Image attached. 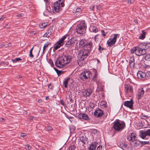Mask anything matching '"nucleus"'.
<instances>
[{
    "instance_id": "f257e3e1",
    "label": "nucleus",
    "mask_w": 150,
    "mask_h": 150,
    "mask_svg": "<svg viewBox=\"0 0 150 150\" xmlns=\"http://www.w3.org/2000/svg\"><path fill=\"white\" fill-rule=\"evenodd\" d=\"M72 57L69 55H63L58 58L56 61V66L59 68H62L71 61Z\"/></svg>"
},
{
    "instance_id": "f03ea898",
    "label": "nucleus",
    "mask_w": 150,
    "mask_h": 150,
    "mask_svg": "<svg viewBox=\"0 0 150 150\" xmlns=\"http://www.w3.org/2000/svg\"><path fill=\"white\" fill-rule=\"evenodd\" d=\"M125 127V123L123 121L117 120L113 123L112 128L116 131H122Z\"/></svg>"
},
{
    "instance_id": "7ed1b4c3",
    "label": "nucleus",
    "mask_w": 150,
    "mask_h": 150,
    "mask_svg": "<svg viewBox=\"0 0 150 150\" xmlns=\"http://www.w3.org/2000/svg\"><path fill=\"white\" fill-rule=\"evenodd\" d=\"M89 53L88 49H84L81 51L78 55V60L77 62L78 64L81 65V62L84 60V59L86 58Z\"/></svg>"
},
{
    "instance_id": "20e7f679",
    "label": "nucleus",
    "mask_w": 150,
    "mask_h": 150,
    "mask_svg": "<svg viewBox=\"0 0 150 150\" xmlns=\"http://www.w3.org/2000/svg\"><path fill=\"white\" fill-rule=\"evenodd\" d=\"M131 53H134L137 56H140L145 54L146 52L145 49H143L137 46L132 49L131 50Z\"/></svg>"
},
{
    "instance_id": "39448f33",
    "label": "nucleus",
    "mask_w": 150,
    "mask_h": 150,
    "mask_svg": "<svg viewBox=\"0 0 150 150\" xmlns=\"http://www.w3.org/2000/svg\"><path fill=\"white\" fill-rule=\"evenodd\" d=\"M86 24H85L84 21H82L77 25L76 28V32L80 34H84L86 31Z\"/></svg>"
},
{
    "instance_id": "423d86ee",
    "label": "nucleus",
    "mask_w": 150,
    "mask_h": 150,
    "mask_svg": "<svg viewBox=\"0 0 150 150\" xmlns=\"http://www.w3.org/2000/svg\"><path fill=\"white\" fill-rule=\"evenodd\" d=\"M65 0H58L55 2L54 4L52 9L53 10L56 12L59 11L61 7H64V1Z\"/></svg>"
},
{
    "instance_id": "0eeeda50",
    "label": "nucleus",
    "mask_w": 150,
    "mask_h": 150,
    "mask_svg": "<svg viewBox=\"0 0 150 150\" xmlns=\"http://www.w3.org/2000/svg\"><path fill=\"white\" fill-rule=\"evenodd\" d=\"M76 39L74 38H72L70 39L66 43L65 45V47L68 48V49H71L74 47L76 42V44L78 43Z\"/></svg>"
},
{
    "instance_id": "6e6552de",
    "label": "nucleus",
    "mask_w": 150,
    "mask_h": 150,
    "mask_svg": "<svg viewBox=\"0 0 150 150\" xmlns=\"http://www.w3.org/2000/svg\"><path fill=\"white\" fill-rule=\"evenodd\" d=\"M118 35L117 34H115L113 38L110 39L108 41L107 43L108 46L112 47L115 44L117 40V36Z\"/></svg>"
},
{
    "instance_id": "1a4fd4ad",
    "label": "nucleus",
    "mask_w": 150,
    "mask_h": 150,
    "mask_svg": "<svg viewBox=\"0 0 150 150\" xmlns=\"http://www.w3.org/2000/svg\"><path fill=\"white\" fill-rule=\"evenodd\" d=\"M91 74V72L89 71H85L80 75V78L83 80L89 78Z\"/></svg>"
},
{
    "instance_id": "9d476101",
    "label": "nucleus",
    "mask_w": 150,
    "mask_h": 150,
    "mask_svg": "<svg viewBox=\"0 0 150 150\" xmlns=\"http://www.w3.org/2000/svg\"><path fill=\"white\" fill-rule=\"evenodd\" d=\"M150 136V129H149L144 132L140 133L139 136L142 139H144L147 136Z\"/></svg>"
},
{
    "instance_id": "9b49d317",
    "label": "nucleus",
    "mask_w": 150,
    "mask_h": 150,
    "mask_svg": "<svg viewBox=\"0 0 150 150\" xmlns=\"http://www.w3.org/2000/svg\"><path fill=\"white\" fill-rule=\"evenodd\" d=\"M136 134L134 133H132L129 135H127V139L130 142H134L136 140Z\"/></svg>"
},
{
    "instance_id": "f8f14e48",
    "label": "nucleus",
    "mask_w": 150,
    "mask_h": 150,
    "mask_svg": "<svg viewBox=\"0 0 150 150\" xmlns=\"http://www.w3.org/2000/svg\"><path fill=\"white\" fill-rule=\"evenodd\" d=\"M133 101L132 100L130 101H125L124 102V106L129 108L130 109H132L133 106Z\"/></svg>"
},
{
    "instance_id": "ddd939ff",
    "label": "nucleus",
    "mask_w": 150,
    "mask_h": 150,
    "mask_svg": "<svg viewBox=\"0 0 150 150\" xmlns=\"http://www.w3.org/2000/svg\"><path fill=\"white\" fill-rule=\"evenodd\" d=\"M78 117L79 119L82 120H88L89 118L87 114L84 113H80L78 115Z\"/></svg>"
},
{
    "instance_id": "4468645a",
    "label": "nucleus",
    "mask_w": 150,
    "mask_h": 150,
    "mask_svg": "<svg viewBox=\"0 0 150 150\" xmlns=\"http://www.w3.org/2000/svg\"><path fill=\"white\" fill-rule=\"evenodd\" d=\"M92 93V89L91 88H88L83 92V96L84 97H87L89 96Z\"/></svg>"
},
{
    "instance_id": "2eb2a0df",
    "label": "nucleus",
    "mask_w": 150,
    "mask_h": 150,
    "mask_svg": "<svg viewBox=\"0 0 150 150\" xmlns=\"http://www.w3.org/2000/svg\"><path fill=\"white\" fill-rule=\"evenodd\" d=\"M94 114L96 116L99 117L102 116L103 114V111L100 109H98L95 111Z\"/></svg>"
},
{
    "instance_id": "dca6fc26",
    "label": "nucleus",
    "mask_w": 150,
    "mask_h": 150,
    "mask_svg": "<svg viewBox=\"0 0 150 150\" xmlns=\"http://www.w3.org/2000/svg\"><path fill=\"white\" fill-rule=\"evenodd\" d=\"M66 38V36L64 35L57 42V44L60 47L63 45L64 44V41Z\"/></svg>"
},
{
    "instance_id": "f3484780",
    "label": "nucleus",
    "mask_w": 150,
    "mask_h": 150,
    "mask_svg": "<svg viewBox=\"0 0 150 150\" xmlns=\"http://www.w3.org/2000/svg\"><path fill=\"white\" fill-rule=\"evenodd\" d=\"M98 142H95L91 144L89 147V150H96V148L97 146Z\"/></svg>"
},
{
    "instance_id": "a211bd4d",
    "label": "nucleus",
    "mask_w": 150,
    "mask_h": 150,
    "mask_svg": "<svg viewBox=\"0 0 150 150\" xmlns=\"http://www.w3.org/2000/svg\"><path fill=\"white\" fill-rule=\"evenodd\" d=\"M137 76L140 79H144L146 78L145 73L141 71H139L137 73Z\"/></svg>"
},
{
    "instance_id": "6ab92c4d",
    "label": "nucleus",
    "mask_w": 150,
    "mask_h": 150,
    "mask_svg": "<svg viewBox=\"0 0 150 150\" xmlns=\"http://www.w3.org/2000/svg\"><path fill=\"white\" fill-rule=\"evenodd\" d=\"M125 92L127 93L129 91V92H132L133 91V88L130 85H125Z\"/></svg>"
},
{
    "instance_id": "aec40b11",
    "label": "nucleus",
    "mask_w": 150,
    "mask_h": 150,
    "mask_svg": "<svg viewBox=\"0 0 150 150\" xmlns=\"http://www.w3.org/2000/svg\"><path fill=\"white\" fill-rule=\"evenodd\" d=\"M86 41L84 40H82L79 42V47L82 48L85 46L86 44Z\"/></svg>"
},
{
    "instance_id": "412c9836",
    "label": "nucleus",
    "mask_w": 150,
    "mask_h": 150,
    "mask_svg": "<svg viewBox=\"0 0 150 150\" xmlns=\"http://www.w3.org/2000/svg\"><path fill=\"white\" fill-rule=\"evenodd\" d=\"M97 74L95 73V75L93 77V78L91 80V81L92 82H95V83L98 84H99L100 83V82L98 81L97 80Z\"/></svg>"
},
{
    "instance_id": "4be33fe9",
    "label": "nucleus",
    "mask_w": 150,
    "mask_h": 150,
    "mask_svg": "<svg viewBox=\"0 0 150 150\" xmlns=\"http://www.w3.org/2000/svg\"><path fill=\"white\" fill-rule=\"evenodd\" d=\"M134 57H131L129 59V65L131 67H134Z\"/></svg>"
},
{
    "instance_id": "5701e85b",
    "label": "nucleus",
    "mask_w": 150,
    "mask_h": 150,
    "mask_svg": "<svg viewBox=\"0 0 150 150\" xmlns=\"http://www.w3.org/2000/svg\"><path fill=\"white\" fill-rule=\"evenodd\" d=\"M87 138H86V137H84L83 136H81L79 137V139L80 140L79 142H82L83 144H85L87 140Z\"/></svg>"
},
{
    "instance_id": "b1692460",
    "label": "nucleus",
    "mask_w": 150,
    "mask_h": 150,
    "mask_svg": "<svg viewBox=\"0 0 150 150\" xmlns=\"http://www.w3.org/2000/svg\"><path fill=\"white\" fill-rule=\"evenodd\" d=\"M73 81L72 79H71L70 78H68L64 82V84H71L73 83Z\"/></svg>"
},
{
    "instance_id": "393cba45",
    "label": "nucleus",
    "mask_w": 150,
    "mask_h": 150,
    "mask_svg": "<svg viewBox=\"0 0 150 150\" xmlns=\"http://www.w3.org/2000/svg\"><path fill=\"white\" fill-rule=\"evenodd\" d=\"M144 91L143 90V88L142 89H140L139 90V92L138 93V99H140L142 95L144 94Z\"/></svg>"
},
{
    "instance_id": "a878e982",
    "label": "nucleus",
    "mask_w": 150,
    "mask_h": 150,
    "mask_svg": "<svg viewBox=\"0 0 150 150\" xmlns=\"http://www.w3.org/2000/svg\"><path fill=\"white\" fill-rule=\"evenodd\" d=\"M90 30L91 31L95 33H96L98 31V29L97 28L93 26H91Z\"/></svg>"
},
{
    "instance_id": "bb28decb",
    "label": "nucleus",
    "mask_w": 150,
    "mask_h": 150,
    "mask_svg": "<svg viewBox=\"0 0 150 150\" xmlns=\"http://www.w3.org/2000/svg\"><path fill=\"white\" fill-rule=\"evenodd\" d=\"M85 46L88 47V48L89 49H88V50H90L91 49L92 46V43L91 42H90L87 43L86 42V44Z\"/></svg>"
},
{
    "instance_id": "cd10ccee",
    "label": "nucleus",
    "mask_w": 150,
    "mask_h": 150,
    "mask_svg": "<svg viewBox=\"0 0 150 150\" xmlns=\"http://www.w3.org/2000/svg\"><path fill=\"white\" fill-rule=\"evenodd\" d=\"M142 33L140 36L139 38L140 39L143 40L145 38V32H144L143 30L142 31Z\"/></svg>"
},
{
    "instance_id": "c85d7f7f",
    "label": "nucleus",
    "mask_w": 150,
    "mask_h": 150,
    "mask_svg": "<svg viewBox=\"0 0 150 150\" xmlns=\"http://www.w3.org/2000/svg\"><path fill=\"white\" fill-rule=\"evenodd\" d=\"M33 48V47L32 49L30 50V54L29 55V56L30 58H33L34 57V55L32 53V51Z\"/></svg>"
},
{
    "instance_id": "c756f323",
    "label": "nucleus",
    "mask_w": 150,
    "mask_h": 150,
    "mask_svg": "<svg viewBox=\"0 0 150 150\" xmlns=\"http://www.w3.org/2000/svg\"><path fill=\"white\" fill-rule=\"evenodd\" d=\"M53 26H51L50 27V28L48 29L47 33H50V34H51L52 31V30H53Z\"/></svg>"
},
{
    "instance_id": "7c9ffc66",
    "label": "nucleus",
    "mask_w": 150,
    "mask_h": 150,
    "mask_svg": "<svg viewBox=\"0 0 150 150\" xmlns=\"http://www.w3.org/2000/svg\"><path fill=\"white\" fill-rule=\"evenodd\" d=\"M76 148V146L74 145H71L69 147V150H75Z\"/></svg>"
},
{
    "instance_id": "2f4dec72",
    "label": "nucleus",
    "mask_w": 150,
    "mask_h": 150,
    "mask_svg": "<svg viewBox=\"0 0 150 150\" xmlns=\"http://www.w3.org/2000/svg\"><path fill=\"white\" fill-rule=\"evenodd\" d=\"M144 45L145 46V48L146 49H148L150 47V43L149 42L144 43Z\"/></svg>"
},
{
    "instance_id": "473e14b6",
    "label": "nucleus",
    "mask_w": 150,
    "mask_h": 150,
    "mask_svg": "<svg viewBox=\"0 0 150 150\" xmlns=\"http://www.w3.org/2000/svg\"><path fill=\"white\" fill-rule=\"evenodd\" d=\"M145 59L148 61L150 60V54H146L145 57Z\"/></svg>"
},
{
    "instance_id": "72a5a7b5",
    "label": "nucleus",
    "mask_w": 150,
    "mask_h": 150,
    "mask_svg": "<svg viewBox=\"0 0 150 150\" xmlns=\"http://www.w3.org/2000/svg\"><path fill=\"white\" fill-rule=\"evenodd\" d=\"M60 47L57 45V44L56 45V46L54 47L53 50L54 52L57 49L59 48Z\"/></svg>"
},
{
    "instance_id": "f704fd0d",
    "label": "nucleus",
    "mask_w": 150,
    "mask_h": 150,
    "mask_svg": "<svg viewBox=\"0 0 150 150\" xmlns=\"http://www.w3.org/2000/svg\"><path fill=\"white\" fill-rule=\"evenodd\" d=\"M21 59L19 58H17L15 59H12V61L14 63L16 62H17L19 61L20 60H21Z\"/></svg>"
},
{
    "instance_id": "c9c22d12",
    "label": "nucleus",
    "mask_w": 150,
    "mask_h": 150,
    "mask_svg": "<svg viewBox=\"0 0 150 150\" xmlns=\"http://www.w3.org/2000/svg\"><path fill=\"white\" fill-rule=\"evenodd\" d=\"M49 45V44L47 43L45 44L43 47V53H44L45 52V49Z\"/></svg>"
},
{
    "instance_id": "e433bc0d",
    "label": "nucleus",
    "mask_w": 150,
    "mask_h": 150,
    "mask_svg": "<svg viewBox=\"0 0 150 150\" xmlns=\"http://www.w3.org/2000/svg\"><path fill=\"white\" fill-rule=\"evenodd\" d=\"M46 128L48 131H51L53 130V128L50 126H47Z\"/></svg>"
},
{
    "instance_id": "4c0bfd02",
    "label": "nucleus",
    "mask_w": 150,
    "mask_h": 150,
    "mask_svg": "<svg viewBox=\"0 0 150 150\" xmlns=\"http://www.w3.org/2000/svg\"><path fill=\"white\" fill-rule=\"evenodd\" d=\"M47 25V23H42L40 26L41 28L45 27Z\"/></svg>"
},
{
    "instance_id": "58836bf2",
    "label": "nucleus",
    "mask_w": 150,
    "mask_h": 150,
    "mask_svg": "<svg viewBox=\"0 0 150 150\" xmlns=\"http://www.w3.org/2000/svg\"><path fill=\"white\" fill-rule=\"evenodd\" d=\"M81 12V8H78L76 9V14L80 13Z\"/></svg>"
},
{
    "instance_id": "ea45409f",
    "label": "nucleus",
    "mask_w": 150,
    "mask_h": 150,
    "mask_svg": "<svg viewBox=\"0 0 150 150\" xmlns=\"http://www.w3.org/2000/svg\"><path fill=\"white\" fill-rule=\"evenodd\" d=\"M54 69L58 75H60L61 74L62 72L61 71L59 70L58 69L55 68H54Z\"/></svg>"
},
{
    "instance_id": "a19ab883",
    "label": "nucleus",
    "mask_w": 150,
    "mask_h": 150,
    "mask_svg": "<svg viewBox=\"0 0 150 150\" xmlns=\"http://www.w3.org/2000/svg\"><path fill=\"white\" fill-rule=\"evenodd\" d=\"M51 34H50V33H46L44 35V37H45L48 38L49 36Z\"/></svg>"
},
{
    "instance_id": "79ce46f5",
    "label": "nucleus",
    "mask_w": 150,
    "mask_h": 150,
    "mask_svg": "<svg viewBox=\"0 0 150 150\" xmlns=\"http://www.w3.org/2000/svg\"><path fill=\"white\" fill-rule=\"evenodd\" d=\"M140 143L141 144L143 145H145L146 144H149V141L147 142H143V141H141L140 142Z\"/></svg>"
},
{
    "instance_id": "37998d69",
    "label": "nucleus",
    "mask_w": 150,
    "mask_h": 150,
    "mask_svg": "<svg viewBox=\"0 0 150 150\" xmlns=\"http://www.w3.org/2000/svg\"><path fill=\"white\" fill-rule=\"evenodd\" d=\"M27 146L26 147H25V149H26L30 150L31 148V147L30 146V145L28 144H27L26 145H25Z\"/></svg>"
},
{
    "instance_id": "c03bdc74",
    "label": "nucleus",
    "mask_w": 150,
    "mask_h": 150,
    "mask_svg": "<svg viewBox=\"0 0 150 150\" xmlns=\"http://www.w3.org/2000/svg\"><path fill=\"white\" fill-rule=\"evenodd\" d=\"M103 50V48L101 47V46L100 45H99V48H98V50L100 52H101V51Z\"/></svg>"
},
{
    "instance_id": "a18cd8bd",
    "label": "nucleus",
    "mask_w": 150,
    "mask_h": 150,
    "mask_svg": "<svg viewBox=\"0 0 150 150\" xmlns=\"http://www.w3.org/2000/svg\"><path fill=\"white\" fill-rule=\"evenodd\" d=\"M146 75V77H149L150 76V72H147L146 73H145Z\"/></svg>"
},
{
    "instance_id": "49530a36",
    "label": "nucleus",
    "mask_w": 150,
    "mask_h": 150,
    "mask_svg": "<svg viewBox=\"0 0 150 150\" xmlns=\"http://www.w3.org/2000/svg\"><path fill=\"white\" fill-rule=\"evenodd\" d=\"M102 146L100 145L97 147V150H102Z\"/></svg>"
},
{
    "instance_id": "de8ad7c7",
    "label": "nucleus",
    "mask_w": 150,
    "mask_h": 150,
    "mask_svg": "<svg viewBox=\"0 0 150 150\" xmlns=\"http://www.w3.org/2000/svg\"><path fill=\"white\" fill-rule=\"evenodd\" d=\"M49 63L51 66H54V64H53V62L51 59L49 60Z\"/></svg>"
},
{
    "instance_id": "09e8293b",
    "label": "nucleus",
    "mask_w": 150,
    "mask_h": 150,
    "mask_svg": "<svg viewBox=\"0 0 150 150\" xmlns=\"http://www.w3.org/2000/svg\"><path fill=\"white\" fill-rule=\"evenodd\" d=\"M103 103H104L105 104H103V105H101L102 107L103 108H105L106 107V103H105V102H103ZM100 105H101V104H100Z\"/></svg>"
},
{
    "instance_id": "8fccbe9b",
    "label": "nucleus",
    "mask_w": 150,
    "mask_h": 150,
    "mask_svg": "<svg viewBox=\"0 0 150 150\" xmlns=\"http://www.w3.org/2000/svg\"><path fill=\"white\" fill-rule=\"evenodd\" d=\"M142 118L144 119H148L149 117L148 115H143Z\"/></svg>"
},
{
    "instance_id": "3c124183",
    "label": "nucleus",
    "mask_w": 150,
    "mask_h": 150,
    "mask_svg": "<svg viewBox=\"0 0 150 150\" xmlns=\"http://www.w3.org/2000/svg\"><path fill=\"white\" fill-rule=\"evenodd\" d=\"M97 8L98 9L100 10L102 8V6L100 5H98L96 6Z\"/></svg>"
},
{
    "instance_id": "603ef678",
    "label": "nucleus",
    "mask_w": 150,
    "mask_h": 150,
    "mask_svg": "<svg viewBox=\"0 0 150 150\" xmlns=\"http://www.w3.org/2000/svg\"><path fill=\"white\" fill-rule=\"evenodd\" d=\"M100 86L101 87V88H99V86L98 87V90L99 91H103V86H102V87L101 86V85H100Z\"/></svg>"
},
{
    "instance_id": "864d4df0",
    "label": "nucleus",
    "mask_w": 150,
    "mask_h": 150,
    "mask_svg": "<svg viewBox=\"0 0 150 150\" xmlns=\"http://www.w3.org/2000/svg\"><path fill=\"white\" fill-rule=\"evenodd\" d=\"M60 103H61V104L63 105V106H64V105H65V104L64 103V101H63V100H60Z\"/></svg>"
},
{
    "instance_id": "5fc2aeb1",
    "label": "nucleus",
    "mask_w": 150,
    "mask_h": 150,
    "mask_svg": "<svg viewBox=\"0 0 150 150\" xmlns=\"http://www.w3.org/2000/svg\"><path fill=\"white\" fill-rule=\"evenodd\" d=\"M26 136V133H22L21 134V137H24Z\"/></svg>"
},
{
    "instance_id": "6e6d98bb",
    "label": "nucleus",
    "mask_w": 150,
    "mask_h": 150,
    "mask_svg": "<svg viewBox=\"0 0 150 150\" xmlns=\"http://www.w3.org/2000/svg\"><path fill=\"white\" fill-rule=\"evenodd\" d=\"M6 17L4 15L2 16L0 18V21H1L3 20Z\"/></svg>"
},
{
    "instance_id": "4d7b16f0",
    "label": "nucleus",
    "mask_w": 150,
    "mask_h": 150,
    "mask_svg": "<svg viewBox=\"0 0 150 150\" xmlns=\"http://www.w3.org/2000/svg\"><path fill=\"white\" fill-rule=\"evenodd\" d=\"M102 34L104 36H105L106 35L105 34V32L104 30H102L101 31Z\"/></svg>"
},
{
    "instance_id": "13d9d810",
    "label": "nucleus",
    "mask_w": 150,
    "mask_h": 150,
    "mask_svg": "<svg viewBox=\"0 0 150 150\" xmlns=\"http://www.w3.org/2000/svg\"><path fill=\"white\" fill-rule=\"evenodd\" d=\"M133 0H130L127 1V3L129 4H131L133 2Z\"/></svg>"
},
{
    "instance_id": "bf43d9fd",
    "label": "nucleus",
    "mask_w": 150,
    "mask_h": 150,
    "mask_svg": "<svg viewBox=\"0 0 150 150\" xmlns=\"http://www.w3.org/2000/svg\"><path fill=\"white\" fill-rule=\"evenodd\" d=\"M23 14H18L17 15V16L18 17H21V16H23Z\"/></svg>"
},
{
    "instance_id": "052dcab7",
    "label": "nucleus",
    "mask_w": 150,
    "mask_h": 150,
    "mask_svg": "<svg viewBox=\"0 0 150 150\" xmlns=\"http://www.w3.org/2000/svg\"><path fill=\"white\" fill-rule=\"evenodd\" d=\"M9 27V25L7 24L4 27L5 28H8Z\"/></svg>"
},
{
    "instance_id": "680f3d73",
    "label": "nucleus",
    "mask_w": 150,
    "mask_h": 150,
    "mask_svg": "<svg viewBox=\"0 0 150 150\" xmlns=\"http://www.w3.org/2000/svg\"><path fill=\"white\" fill-rule=\"evenodd\" d=\"M139 145V144H137V142H136L134 144V146H137Z\"/></svg>"
},
{
    "instance_id": "e2e57ef3",
    "label": "nucleus",
    "mask_w": 150,
    "mask_h": 150,
    "mask_svg": "<svg viewBox=\"0 0 150 150\" xmlns=\"http://www.w3.org/2000/svg\"><path fill=\"white\" fill-rule=\"evenodd\" d=\"M94 7V6H91L90 7V9L91 10H93Z\"/></svg>"
},
{
    "instance_id": "0e129e2a",
    "label": "nucleus",
    "mask_w": 150,
    "mask_h": 150,
    "mask_svg": "<svg viewBox=\"0 0 150 150\" xmlns=\"http://www.w3.org/2000/svg\"><path fill=\"white\" fill-rule=\"evenodd\" d=\"M68 85H63V86H62V87H63V88H67Z\"/></svg>"
},
{
    "instance_id": "69168bd1",
    "label": "nucleus",
    "mask_w": 150,
    "mask_h": 150,
    "mask_svg": "<svg viewBox=\"0 0 150 150\" xmlns=\"http://www.w3.org/2000/svg\"><path fill=\"white\" fill-rule=\"evenodd\" d=\"M5 46V45L4 44H2L1 45V47H4Z\"/></svg>"
},
{
    "instance_id": "338daca9",
    "label": "nucleus",
    "mask_w": 150,
    "mask_h": 150,
    "mask_svg": "<svg viewBox=\"0 0 150 150\" xmlns=\"http://www.w3.org/2000/svg\"><path fill=\"white\" fill-rule=\"evenodd\" d=\"M38 101L39 102V103H41L42 102V100H38Z\"/></svg>"
},
{
    "instance_id": "774afa93",
    "label": "nucleus",
    "mask_w": 150,
    "mask_h": 150,
    "mask_svg": "<svg viewBox=\"0 0 150 150\" xmlns=\"http://www.w3.org/2000/svg\"><path fill=\"white\" fill-rule=\"evenodd\" d=\"M33 116H30V118L31 119H33Z\"/></svg>"
}]
</instances>
